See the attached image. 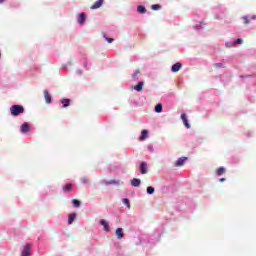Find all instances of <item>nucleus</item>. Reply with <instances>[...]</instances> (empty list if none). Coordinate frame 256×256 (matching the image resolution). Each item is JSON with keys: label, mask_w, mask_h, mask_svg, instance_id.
Wrapping results in <instances>:
<instances>
[{"label": "nucleus", "mask_w": 256, "mask_h": 256, "mask_svg": "<svg viewBox=\"0 0 256 256\" xmlns=\"http://www.w3.org/2000/svg\"><path fill=\"white\" fill-rule=\"evenodd\" d=\"M137 10H138V13H141V14L147 13V8H145V6H142V5L138 6Z\"/></svg>", "instance_id": "nucleus-18"}, {"label": "nucleus", "mask_w": 256, "mask_h": 256, "mask_svg": "<svg viewBox=\"0 0 256 256\" xmlns=\"http://www.w3.org/2000/svg\"><path fill=\"white\" fill-rule=\"evenodd\" d=\"M106 41L109 42V43H113V38H107L105 37Z\"/></svg>", "instance_id": "nucleus-29"}, {"label": "nucleus", "mask_w": 256, "mask_h": 256, "mask_svg": "<svg viewBox=\"0 0 256 256\" xmlns=\"http://www.w3.org/2000/svg\"><path fill=\"white\" fill-rule=\"evenodd\" d=\"M75 217H77L76 214H70L68 216V223H69V225H71L75 221Z\"/></svg>", "instance_id": "nucleus-19"}, {"label": "nucleus", "mask_w": 256, "mask_h": 256, "mask_svg": "<svg viewBox=\"0 0 256 256\" xmlns=\"http://www.w3.org/2000/svg\"><path fill=\"white\" fill-rule=\"evenodd\" d=\"M147 193L148 195H153V193H155V188L152 186L147 187Z\"/></svg>", "instance_id": "nucleus-23"}, {"label": "nucleus", "mask_w": 256, "mask_h": 256, "mask_svg": "<svg viewBox=\"0 0 256 256\" xmlns=\"http://www.w3.org/2000/svg\"><path fill=\"white\" fill-rule=\"evenodd\" d=\"M20 131L21 133H29L31 131V128L29 127V124L25 122L21 125Z\"/></svg>", "instance_id": "nucleus-5"}, {"label": "nucleus", "mask_w": 256, "mask_h": 256, "mask_svg": "<svg viewBox=\"0 0 256 256\" xmlns=\"http://www.w3.org/2000/svg\"><path fill=\"white\" fill-rule=\"evenodd\" d=\"M185 161H187V157H181L175 162V167H183Z\"/></svg>", "instance_id": "nucleus-7"}, {"label": "nucleus", "mask_w": 256, "mask_h": 256, "mask_svg": "<svg viewBox=\"0 0 256 256\" xmlns=\"http://www.w3.org/2000/svg\"><path fill=\"white\" fill-rule=\"evenodd\" d=\"M216 173L218 176H221L225 173V168L224 167H219L217 170H216Z\"/></svg>", "instance_id": "nucleus-21"}, {"label": "nucleus", "mask_w": 256, "mask_h": 256, "mask_svg": "<svg viewBox=\"0 0 256 256\" xmlns=\"http://www.w3.org/2000/svg\"><path fill=\"white\" fill-rule=\"evenodd\" d=\"M122 202L124 203V205L128 207V209H131V204L129 203V199L123 198Z\"/></svg>", "instance_id": "nucleus-24"}, {"label": "nucleus", "mask_w": 256, "mask_h": 256, "mask_svg": "<svg viewBox=\"0 0 256 256\" xmlns=\"http://www.w3.org/2000/svg\"><path fill=\"white\" fill-rule=\"evenodd\" d=\"M140 171H141L142 175L147 174V163L146 162H142L140 164Z\"/></svg>", "instance_id": "nucleus-13"}, {"label": "nucleus", "mask_w": 256, "mask_h": 256, "mask_svg": "<svg viewBox=\"0 0 256 256\" xmlns=\"http://www.w3.org/2000/svg\"><path fill=\"white\" fill-rule=\"evenodd\" d=\"M10 113L13 117H17L21 115V113H25V108L21 105H13L10 107Z\"/></svg>", "instance_id": "nucleus-1"}, {"label": "nucleus", "mask_w": 256, "mask_h": 256, "mask_svg": "<svg viewBox=\"0 0 256 256\" xmlns=\"http://www.w3.org/2000/svg\"><path fill=\"white\" fill-rule=\"evenodd\" d=\"M156 113H161L163 111V104L159 103L155 106Z\"/></svg>", "instance_id": "nucleus-20"}, {"label": "nucleus", "mask_w": 256, "mask_h": 256, "mask_svg": "<svg viewBox=\"0 0 256 256\" xmlns=\"http://www.w3.org/2000/svg\"><path fill=\"white\" fill-rule=\"evenodd\" d=\"M236 43H238V44L243 43V39H241V38L236 39Z\"/></svg>", "instance_id": "nucleus-30"}, {"label": "nucleus", "mask_w": 256, "mask_h": 256, "mask_svg": "<svg viewBox=\"0 0 256 256\" xmlns=\"http://www.w3.org/2000/svg\"><path fill=\"white\" fill-rule=\"evenodd\" d=\"M242 19L244 20V25H249V23H251V20L247 16L242 17Z\"/></svg>", "instance_id": "nucleus-25"}, {"label": "nucleus", "mask_w": 256, "mask_h": 256, "mask_svg": "<svg viewBox=\"0 0 256 256\" xmlns=\"http://www.w3.org/2000/svg\"><path fill=\"white\" fill-rule=\"evenodd\" d=\"M183 67V64L177 62L172 66V73H178V71Z\"/></svg>", "instance_id": "nucleus-8"}, {"label": "nucleus", "mask_w": 256, "mask_h": 256, "mask_svg": "<svg viewBox=\"0 0 256 256\" xmlns=\"http://www.w3.org/2000/svg\"><path fill=\"white\" fill-rule=\"evenodd\" d=\"M219 181L220 183H223L225 181V178H220Z\"/></svg>", "instance_id": "nucleus-32"}, {"label": "nucleus", "mask_w": 256, "mask_h": 256, "mask_svg": "<svg viewBox=\"0 0 256 256\" xmlns=\"http://www.w3.org/2000/svg\"><path fill=\"white\" fill-rule=\"evenodd\" d=\"M73 207H81V201L77 199L72 200Z\"/></svg>", "instance_id": "nucleus-22"}, {"label": "nucleus", "mask_w": 256, "mask_h": 256, "mask_svg": "<svg viewBox=\"0 0 256 256\" xmlns=\"http://www.w3.org/2000/svg\"><path fill=\"white\" fill-rule=\"evenodd\" d=\"M72 188H73V184H66L63 187V191H64V193H69V191H71Z\"/></svg>", "instance_id": "nucleus-17"}, {"label": "nucleus", "mask_w": 256, "mask_h": 256, "mask_svg": "<svg viewBox=\"0 0 256 256\" xmlns=\"http://www.w3.org/2000/svg\"><path fill=\"white\" fill-rule=\"evenodd\" d=\"M87 17V15L85 13H81L78 16V23L80 25H83L85 23V18Z\"/></svg>", "instance_id": "nucleus-12"}, {"label": "nucleus", "mask_w": 256, "mask_h": 256, "mask_svg": "<svg viewBox=\"0 0 256 256\" xmlns=\"http://www.w3.org/2000/svg\"><path fill=\"white\" fill-rule=\"evenodd\" d=\"M60 102L62 103L64 108L69 107V105H71V99H62Z\"/></svg>", "instance_id": "nucleus-15"}, {"label": "nucleus", "mask_w": 256, "mask_h": 256, "mask_svg": "<svg viewBox=\"0 0 256 256\" xmlns=\"http://www.w3.org/2000/svg\"><path fill=\"white\" fill-rule=\"evenodd\" d=\"M131 185L132 187H139V185H141V180L138 178H133L131 181Z\"/></svg>", "instance_id": "nucleus-14"}, {"label": "nucleus", "mask_w": 256, "mask_h": 256, "mask_svg": "<svg viewBox=\"0 0 256 256\" xmlns=\"http://www.w3.org/2000/svg\"><path fill=\"white\" fill-rule=\"evenodd\" d=\"M149 137V131L147 130H142L141 135L139 137L140 141H145Z\"/></svg>", "instance_id": "nucleus-11"}, {"label": "nucleus", "mask_w": 256, "mask_h": 256, "mask_svg": "<svg viewBox=\"0 0 256 256\" xmlns=\"http://www.w3.org/2000/svg\"><path fill=\"white\" fill-rule=\"evenodd\" d=\"M181 119L185 125V128L191 129V124H189V120H187V114H185V113L181 114Z\"/></svg>", "instance_id": "nucleus-4"}, {"label": "nucleus", "mask_w": 256, "mask_h": 256, "mask_svg": "<svg viewBox=\"0 0 256 256\" xmlns=\"http://www.w3.org/2000/svg\"><path fill=\"white\" fill-rule=\"evenodd\" d=\"M250 19H256V15H254V16H251V18Z\"/></svg>", "instance_id": "nucleus-33"}, {"label": "nucleus", "mask_w": 256, "mask_h": 256, "mask_svg": "<svg viewBox=\"0 0 256 256\" xmlns=\"http://www.w3.org/2000/svg\"><path fill=\"white\" fill-rule=\"evenodd\" d=\"M214 67H216L217 69H219V68H225V64L224 63H215L214 64Z\"/></svg>", "instance_id": "nucleus-26"}, {"label": "nucleus", "mask_w": 256, "mask_h": 256, "mask_svg": "<svg viewBox=\"0 0 256 256\" xmlns=\"http://www.w3.org/2000/svg\"><path fill=\"white\" fill-rule=\"evenodd\" d=\"M103 3H105V0H97L96 2H94V5L90 7V9H100L103 6Z\"/></svg>", "instance_id": "nucleus-3"}, {"label": "nucleus", "mask_w": 256, "mask_h": 256, "mask_svg": "<svg viewBox=\"0 0 256 256\" xmlns=\"http://www.w3.org/2000/svg\"><path fill=\"white\" fill-rule=\"evenodd\" d=\"M140 73H141L140 70H136V71L133 73V75H132L133 79H137V75H139Z\"/></svg>", "instance_id": "nucleus-28"}, {"label": "nucleus", "mask_w": 256, "mask_h": 256, "mask_svg": "<svg viewBox=\"0 0 256 256\" xmlns=\"http://www.w3.org/2000/svg\"><path fill=\"white\" fill-rule=\"evenodd\" d=\"M3 1H5V0H0V3H3Z\"/></svg>", "instance_id": "nucleus-35"}, {"label": "nucleus", "mask_w": 256, "mask_h": 256, "mask_svg": "<svg viewBox=\"0 0 256 256\" xmlns=\"http://www.w3.org/2000/svg\"><path fill=\"white\" fill-rule=\"evenodd\" d=\"M150 151H153V147H150Z\"/></svg>", "instance_id": "nucleus-34"}, {"label": "nucleus", "mask_w": 256, "mask_h": 256, "mask_svg": "<svg viewBox=\"0 0 256 256\" xmlns=\"http://www.w3.org/2000/svg\"><path fill=\"white\" fill-rule=\"evenodd\" d=\"M152 9H153V11H159V9H161V5L154 4V5H152Z\"/></svg>", "instance_id": "nucleus-27"}, {"label": "nucleus", "mask_w": 256, "mask_h": 256, "mask_svg": "<svg viewBox=\"0 0 256 256\" xmlns=\"http://www.w3.org/2000/svg\"><path fill=\"white\" fill-rule=\"evenodd\" d=\"M81 181H82V183H87V179L86 178H82Z\"/></svg>", "instance_id": "nucleus-31"}, {"label": "nucleus", "mask_w": 256, "mask_h": 256, "mask_svg": "<svg viewBox=\"0 0 256 256\" xmlns=\"http://www.w3.org/2000/svg\"><path fill=\"white\" fill-rule=\"evenodd\" d=\"M44 99L46 101V103H51L52 101V97H51V94H49V91L47 90H44Z\"/></svg>", "instance_id": "nucleus-10"}, {"label": "nucleus", "mask_w": 256, "mask_h": 256, "mask_svg": "<svg viewBox=\"0 0 256 256\" xmlns=\"http://www.w3.org/2000/svg\"><path fill=\"white\" fill-rule=\"evenodd\" d=\"M21 256H31V244H26L24 246Z\"/></svg>", "instance_id": "nucleus-2"}, {"label": "nucleus", "mask_w": 256, "mask_h": 256, "mask_svg": "<svg viewBox=\"0 0 256 256\" xmlns=\"http://www.w3.org/2000/svg\"><path fill=\"white\" fill-rule=\"evenodd\" d=\"M143 82H139L136 86H134L135 91L141 92L143 91Z\"/></svg>", "instance_id": "nucleus-16"}, {"label": "nucleus", "mask_w": 256, "mask_h": 256, "mask_svg": "<svg viewBox=\"0 0 256 256\" xmlns=\"http://www.w3.org/2000/svg\"><path fill=\"white\" fill-rule=\"evenodd\" d=\"M100 225H102V227H104V231L106 233H109L110 229H109V223L107 222V220L101 219L100 220Z\"/></svg>", "instance_id": "nucleus-6"}, {"label": "nucleus", "mask_w": 256, "mask_h": 256, "mask_svg": "<svg viewBox=\"0 0 256 256\" xmlns=\"http://www.w3.org/2000/svg\"><path fill=\"white\" fill-rule=\"evenodd\" d=\"M116 237L118 240L123 239V237H125V234L123 233V228L116 229Z\"/></svg>", "instance_id": "nucleus-9"}]
</instances>
